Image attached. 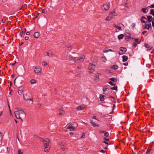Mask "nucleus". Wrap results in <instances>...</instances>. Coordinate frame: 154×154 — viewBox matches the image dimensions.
Listing matches in <instances>:
<instances>
[{"mask_svg":"<svg viewBox=\"0 0 154 154\" xmlns=\"http://www.w3.org/2000/svg\"><path fill=\"white\" fill-rule=\"evenodd\" d=\"M152 27L154 28V22H152Z\"/></svg>","mask_w":154,"mask_h":154,"instance_id":"nucleus-61","label":"nucleus"},{"mask_svg":"<svg viewBox=\"0 0 154 154\" xmlns=\"http://www.w3.org/2000/svg\"><path fill=\"white\" fill-rule=\"evenodd\" d=\"M18 154H22L23 152H22L21 149H19L18 150Z\"/></svg>","mask_w":154,"mask_h":154,"instance_id":"nucleus-45","label":"nucleus"},{"mask_svg":"<svg viewBox=\"0 0 154 154\" xmlns=\"http://www.w3.org/2000/svg\"><path fill=\"white\" fill-rule=\"evenodd\" d=\"M147 20L148 23H150L151 22L152 19V16H148L147 17Z\"/></svg>","mask_w":154,"mask_h":154,"instance_id":"nucleus-27","label":"nucleus"},{"mask_svg":"<svg viewBox=\"0 0 154 154\" xmlns=\"http://www.w3.org/2000/svg\"><path fill=\"white\" fill-rule=\"evenodd\" d=\"M44 151L46 152H49L50 150V147L49 145L44 146Z\"/></svg>","mask_w":154,"mask_h":154,"instance_id":"nucleus-16","label":"nucleus"},{"mask_svg":"<svg viewBox=\"0 0 154 154\" xmlns=\"http://www.w3.org/2000/svg\"><path fill=\"white\" fill-rule=\"evenodd\" d=\"M121 25H122V24H119V25H116V24H113V26L115 27L116 29V32H118L120 30H122L121 27L119 26H120Z\"/></svg>","mask_w":154,"mask_h":154,"instance_id":"nucleus-9","label":"nucleus"},{"mask_svg":"<svg viewBox=\"0 0 154 154\" xmlns=\"http://www.w3.org/2000/svg\"><path fill=\"white\" fill-rule=\"evenodd\" d=\"M92 119H96L97 120V121H98V120L97 119H96V117L95 116H94L93 117H92Z\"/></svg>","mask_w":154,"mask_h":154,"instance_id":"nucleus-57","label":"nucleus"},{"mask_svg":"<svg viewBox=\"0 0 154 154\" xmlns=\"http://www.w3.org/2000/svg\"><path fill=\"white\" fill-rule=\"evenodd\" d=\"M67 129H68L71 131H74V128L72 126H70L69 125H67L65 127Z\"/></svg>","mask_w":154,"mask_h":154,"instance_id":"nucleus-15","label":"nucleus"},{"mask_svg":"<svg viewBox=\"0 0 154 154\" xmlns=\"http://www.w3.org/2000/svg\"><path fill=\"white\" fill-rule=\"evenodd\" d=\"M104 140H106V141H109V139H106V138H104Z\"/></svg>","mask_w":154,"mask_h":154,"instance_id":"nucleus-56","label":"nucleus"},{"mask_svg":"<svg viewBox=\"0 0 154 154\" xmlns=\"http://www.w3.org/2000/svg\"><path fill=\"white\" fill-rule=\"evenodd\" d=\"M100 152H101L103 153L104 154L105 153V151L103 150H102L100 151Z\"/></svg>","mask_w":154,"mask_h":154,"instance_id":"nucleus-54","label":"nucleus"},{"mask_svg":"<svg viewBox=\"0 0 154 154\" xmlns=\"http://www.w3.org/2000/svg\"><path fill=\"white\" fill-rule=\"evenodd\" d=\"M14 114L17 118L21 119L22 118L25 117L26 114L23 109L15 111Z\"/></svg>","mask_w":154,"mask_h":154,"instance_id":"nucleus-1","label":"nucleus"},{"mask_svg":"<svg viewBox=\"0 0 154 154\" xmlns=\"http://www.w3.org/2000/svg\"><path fill=\"white\" fill-rule=\"evenodd\" d=\"M30 83L32 84L35 83L36 82V81L34 79H31L30 81Z\"/></svg>","mask_w":154,"mask_h":154,"instance_id":"nucleus-38","label":"nucleus"},{"mask_svg":"<svg viewBox=\"0 0 154 154\" xmlns=\"http://www.w3.org/2000/svg\"><path fill=\"white\" fill-rule=\"evenodd\" d=\"M144 46L147 49V50L148 51L151 50L152 48L151 46L150 45H149L148 44H145Z\"/></svg>","mask_w":154,"mask_h":154,"instance_id":"nucleus-13","label":"nucleus"},{"mask_svg":"<svg viewBox=\"0 0 154 154\" xmlns=\"http://www.w3.org/2000/svg\"><path fill=\"white\" fill-rule=\"evenodd\" d=\"M150 151V149L148 150L146 152V154H149V152Z\"/></svg>","mask_w":154,"mask_h":154,"instance_id":"nucleus-53","label":"nucleus"},{"mask_svg":"<svg viewBox=\"0 0 154 154\" xmlns=\"http://www.w3.org/2000/svg\"><path fill=\"white\" fill-rule=\"evenodd\" d=\"M29 37L28 36H26L25 38V39L26 40H28L29 39Z\"/></svg>","mask_w":154,"mask_h":154,"instance_id":"nucleus-55","label":"nucleus"},{"mask_svg":"<svg viewBox=\"0 0 154 154\" xmlns=\"http://www.w3.org/2000/svg\"><path fill=\"white\" fill-rule=\"evenodd\" d=\"M47 64V63L45 61H43L42 63V65L44 66H46Z\"/></svg>","mask_w":154,"mask_h":154,"instance_id":"nucleus-46","label":"nucleus"},{"mask_svg":"<svg viewBox=\"0 0 154 154\" xmlns=\"http://www.w3.org/2000/svg\"><path fill=\"white\" fill-rule=\"evenodd\" d=\"M95 68V65L92 63H90L88 66V69L90 70V73L94 72Z\"/></svg>","mask_w":154,"mask_h":154,"instance_id":"nucleus-5","label":"nucleus"},{"mask_svg":"<svg viewBox=\"0 0 154 154\" xmlns=\"http://www.w3.org/2000/svg\"><path fill=\"white\" fill-rule=\"evenodd\" d=\"M45 12V10L44 9H43L42 11V13H44Z\"/></svg>","mask_w":154,"mask_h":154,"instance_id":"nucleus-60","label":"nucleus"},{"mask_svg":"<svg viewBox=\"0 0 154 154\" xmlns=\"http://www.w3.org/2000/svg\"><path fill=\"white\" fill-rule=\"evenodd\" d=\"M141 11L143 13H146L148 11V9L147 8H143L142 9Z\"/></svg>","mask_w":154,"mask_h":154,"instance_id":"nucleus-22","label":"nucleus"},{"mask_svg":"<svg viewBox=\"0 0 154 154\" xmlns=\"http://www.w3.org/2000/svg\"><path fill=\"white\" fill-rule=\"evenodd\" d=\"M109 80L111 81L114 82H116L117 81V79L115 78H111L109 79Z\"/></svg>","mask_w":154,"mask_h":154,"instance_id":"nucleus-31","label":"nucleus"},{"mask_svg":"<svg viewBox=\"0 0 154 154\" xmlns=\"http://www.w3.org/2000/svg\"><path fill=\"white\" fill-rule=\"evenodd\" d=\"M109 133L108 132H105L104 134V136L106 137H108L109 136Z\"/></svg>","mask_w":154,"mask_h":154,"instance_id":"nucleus-40","label":"nucleus"},{"mask_svg":"<svg viewBox=\"0 0 154 154\" xmlns=\"http://www.w3.org/2000/svg\"><path fill=\"white\" fill-rule=\"evenodd\" d=\"M109 49L108 48H105V49H104L103 51V52L104 53H107V52H108L109 51Z\"/></svg>","mask_w":154,"mask_h":154,"instance_id":"nucleus-37","label":"nucleus"},{"mask_svg":"<svg viewBox=\"0 0 154 154\" xmlns=\"http://www.w3.org/2000/svg\"><path fill=\"white\" fill-rule=\"evenodd\" d=\"M134 42L133 47L136 48L137 46V44H139L141 42V40L139 38H134Z\"/></svg>","mask_w":154,"mask_h":154,"instance_id":"nucleus-7","label":"nucleus"},{"mask_svg":"<svg viewBox=\"0 0 154 154\" xmlns=\"http://www.w3.org/2000/svg\"><path fill=\"white\" fill-rule=\"evenodd\" d=\"M73 57H71L70 55H67L66 57V59L67 60L71 61L73 60Z\"/></svg>","mask_w":154,"mask_h":154,"instance_id":"nucleus-17","label":"nucleus"},{"mask_svg":"<svg viewBox=\"0 0 154 154\" xmlns=\"http://www.w3.org/2000/svg\"><path fill=\"white\" fill-rule=\"evenodd\" d=\"M145 20H146V18L145 17L143 16H142L140 19V20L141 22L143 23H146V21Z\"/></svg>","mask_w":154,"mask_h":154,"instance_id":"nucleus-30","label":"nucleus"},{"mask_svg":"<svg viewBox=\"0 0 154 154\" xmlns=\"http://www.w3.org/2000/svg\"><path fill=\"white\" fill-rule=\"evenodd\" d=\"M105 96L103 95H102L101 94L100 95V100L101 101H103L104 100V97Z\"/></svg>","mask_w":154,"mask_h":154,"instance_id":"nucleus-28","label":"nucleus"},{"mask_svg":"<svg viewBox=\"0 0 154 154\" xmlns=\"http://www.w3.org/2000/svg\"><path fill=\"white\" fill-rule=\"evenodd\" d=\"M112 90L117 91V86H114L113 87H112L110 88Z\"/></svg>","mask_w":154,"mask_h":154,"instance_id":"nucleus-39","label":"nucleus"},{"mask_svg":"<svg viewBox=\"0 0 154 154\" xmlns=\"http://www.w3.org/2000/svg\"><path fill=\"white\" fill-rule=\"evenodd\" d=\"M103 94H107L108 93V92H106V90L107 89V88H103Z\"/></svg>","mask_w":154,"mask_h":154,"instance_id":"nucleus-32","label":"nucleus"},{"mask_svg":"<svg viewBox=\"0 0 154 154\" xmlns=\"http://www.w3.org/2000/svg\"><path fill=\"white\" fill-rule=\"evenodd\" d=\"M71 125H72V126L73 128H74V130H75V128L77 127L78 126L77 124L75 123H72L71 124Z\"/></svg>","mask_w":154,"mask_h":154,"instance_id":"nucleus-25","label":"nucleus"},{"mask_svg":"<svg viewBox=\"0 0 154 154\" xmlns=\"http://www.w3.org/2000/svg\"><path fill=\"white\" fill-rule=\"evenodd\" d=\"M69 134L71 135H74V134L72 132H70L69 133Z\"/></svg>","mask_w":154,"mask_h":154,"instance_id":"nucleus-59","label":"nucleus"},{"mask_svg":"<svg viewBox=\"0 0 154 154\" xmlns=\"http://www.w3.org/2000/svg\"><path fill=\"white\" fill-rule=\"evenodd\" d=\"M29 96L27 94H23V97L24 100L26 101H31L33 102V99L32 98H29Z\"/></svg>","mask_w":154,"mask_h":154,"instance_id":"nucleus-6","label":"nucleus"},{"mask_svg":"<svg viewBox=\"0 0 154 154\" xmlns=\"http://www.w3.org/2000/svg\"><path fill=\"white\" fill-rule=\"evenodd\" d=\"M72 48L71 46H69L67 48L69 51H70L72 49Z\"/></svg>","mask_w":154,"mask_h":154,"instance_id":"nucleus-50","label":"nucleus"},{"mask_svg":"<svg viewBox=\"0 0 154 154\" xmlns=\"http://www.w3.org/2000/svg\"><path fill=\"white\" fill-rule=\"evenodd\" d=\"M90 123L94 127H98L99 126V125L98 124H95V122L93 121V120H91Z\"/></svg>","mask_w":154,"mask_h":154,"instance_id":"nucleus-19","label":"nucleus"},{"mask_svg":"<svg viewBox=\"0 0 154 154\" xmlns=\"http://www.w3.org/2000/svg\"><path fill=\"white\" fill-rule=\"evenodd\" d=\"M41 71V68L39 66H36L34 69V71L36 74L40 72Z\"/></svg>","mask_w":154,"mask_h":154,"instance_id":"nucleus-10","label":"nucleus"},{"mask_svg":"<svg viewBox=\"0 0 154 154\" xmlns=\"http://www.w3.org/2000/svg\"><path fill=\"white\" fill-rule=\"evenodd\" d=\"M33 36L35 38H38L39 36V33L38 32H36L33 34Z\"/></svg>","mask_w":154,"mask_h":154,"instance_id":"nucleus-21","label":"nucleus"},{"mask_svg":"<svg viewBox=\"0 0 154 154\" xmlns=\"http://www.w3.org/2000/svg\"><path fill=\"white\" fill-rule=\"evenodd\" d=\"M110 7V5L109 4L105 3L101 7V9L103 11H105L108 10Z\"/></svg>","mask_w":154,"mask_h":154,"instance_id":"nucleus-3","label":"nucleus"},{"mask_svg":"<svg viewBox=\"0 0 154 154\" xmlns=\"http://www.w3.org/2000/svg\"><path fill=\"white\" fill-rule=\"evenodd\" d=\"M23 31L22 30L20 32V35L21 37H23L24 36V35H23Z\"/></svg>","mask_w":154,"mask_h":154,"instance_id":"nucleus-48","label":"nucleus"},{"mask_svg":"<svg viewBox=\"0 0 154 154\" xmlns=\"http://www.w3.org/2000/svg\"><path fill=\"white\" fill-rule=\"evenodd\" d=\"M85 58V56L84 55H82L79 57H73V60L75 63H78L79 60H80L81 62H83Z\"/></svg>","mask_w":154,"mask_h":154,"instance_id":"nucleus-2","label":"nucleus"},{"mask_svg":"<svg viewBox=\"0 0 154 154\" xmlns=\"http://www.w3.org/2000/svg\"><path fill=\"white\" fill-rule=\"evenodd\" d=\"M85 107V106L84 105H82L80 106H78L76 109L78 110H80L84 109Z\"/></svg>","mask_w":154,"mask_h":154,"instance_id":"nucleus-20","label":"nucleus"},{"mask_svg":"<svg viewBox=\"0 0 154 154\" xmlns=\"http://www.w3.org/2000/svg\"><path fill=\"white\" fill-rule=\"evenodd\" d=\"M63 144H62V142H61V141H59L58 142V143H57V145H59V146H61Z\"/></svg>","mask_w":154,"mask_h":154,"instance_id":"nucleus-47","label":"nucleus"},{"mask_svg":"<svg viewBox=\"0 0 154 154\" xmlns=\"http://www.w3.org/2000/svg\"><path fill=\"white\" fill-rule=\"evenodd\" d=\"M2 135V133L0 132V145L1 144Z\"/></svg>","mask_w":154,"mask_h":154,"instance_id":"nucleus-36","label":"nucleus"},{"mask_svg":"<svg viewBox=\"0 0 154 154\" xmlns=\"http://www.w3.org/2000/svg\"><path fill=\"white\" fill-rule=\"evenodd\" d=\"M81 68V66H77V68L78 69H80Z\"/></svg>","mask_w":154,"mask_h":154,"instance_id":"nucleus-63","label":"nucleus"},{"mask_svg":"<svg viewBox=\"0 0 154 154\" xmlns=\"http://www.w3.org/2000/svg\"><path fill=\"white\" fill-rule=\"evenodd\" d=\"M102 60L104 62H106L107 61V59L105 56L102 57Z\"/></svg>","mask_w":154,"mask_h":154,"instance_id":"nucleus-33","label":"nucleus"},{"mask_svg":"<svg viewBox=\"0 0 154 154\" xmlns=\"http://www.w3.org/2000/svg\"><path fill=\"white\" fill-rule=\"evenodd\" d=\"M61 148H62V149L63 151H65V148L64 145H63V144H62L61 146Z\"/></svg>","mask_w":154,"mask_h":154,"instance_id":"nucleus-43","label":"nucleus"},{"mask_svg":"<svg viewBox=\"0 0 154 154\" xmlns=\"http://www.w3.org/2000/svg\"><path fill=\"white\" fill-rule=\"evenodd\" d=\"M65 114L64 111L62 109H60L59 111V115L60 116L63 115Z\"/></svg>","mask_w":154,"mask_h":154,"instance_id":"nucleus-18","label":"nucleus"},{"mask_svg":"<svg viewBox=\"0 0 154 154\" xmlns=\"http://www.w3.org/2000/svg\"><path fill=\"white\" fill-rule=\"evenodd\" d=\"M112 19V17L111 16H110L109 14V15L105 19V20L106 21H110Z\"/></svg>","mask_w":154,"mask_h":154,"instance_id":"nucleus-23","label":"nucleus"},{"mask_svg":"<svg viewBox=\"0 0 154 154\" xmlns=\"http://www.w3.org/2000/svg\"><path fill=\"white\" fill-rule=\"evenodd\" d=\"M146 31H143L142 33V34L143 35H144V34L145 33H146Z\"/></svg>","mask_w":154,"mask_h":154,"instance_id":"nucleus-62","label":"nucleus"},{"mask_svg":"<svg viewBox=\"0 0 154 154\" xmlns=\"http://www.w3.org/2000/svg\"><path fill=\"white\" fill-rule=\"evenodd\" d=\"M100 75V73H97V74H96V76H95V78H96V79H97L98 80H99V76Z\"/></svg>","mask_w":154,"mask_h":154,"instance_id":"nucleus-35","label":"nucleus"},{"mask_svg":"<svg viewBox=\"0 0 154 154\" xmlns=\"http://www.w3.org/2000/svg\"><path fill=\"white\" fill-rule=\"evenodd\" d=\"M29 34H30V32H26V35H29Z\"/></svg>","mask_w":154,"mask_h":154,"instance_id":"nucleus-58","label":"nucleus"},{"mask_svg":"<svg viewBox=\"0 0 154 154\" xmlns=\"http://www.w3.org/2000/svg\"><path fill=\"white\" fill-rule=\"evenodd\" d=\"M128 57L127 56L124 55L122 56V61L123 62H125L126 61L128 60Z\"/></svg>","mask_w":154,"mask_h":154,"instance_id":"nucleus-26","label":"nucleus"},{"mask_svg":"<svg viewBox=\"0 0 154 154\" xmlns=\"http://www.w3.org/2000/svg\"><path fill=\"white\" fill-rule=\"evenodd\" d=\"M130 36H131L130 35H125V39H128L130 38Z\"/></svg>","mask_w":154,"mask_h":154,"instance_id":"nucleus-44","label":"nucleus"},{"mask_svg":"<svg viewBox=\"0 0 154 154\" xmlns=\"http://www.w3.org/2000/svg\"><path fill=\"white\" fill-rule=\"evenodd\" d=\"M118 68V66L116 65H113L111 66L110 68L112 69H116Z\"/></svg>","mask_w":154,"mask_h":154,"instance_id":"nucleus-24","label":"nucleus"},{"mask_svg":"<svg viewBox=\"0 0 154 154\" xmlns=\"http://www.w3.org/2000/svg\"><path fill=\"white\" fill-rule=\"evenodd\" d=\"M18 94L20 95H22L23 92V87L21 86L18 89Z\"/></svg>","mask_w":154,"mask_h":154,"instance_id":"nucleus-12","label":"nucleus"},{"mask_svg":"<svg viewBox=\"0 0 154 154\" xmlns=\"http://www.w3.org/2000/svg\"><path fill=\"white\" fill-rule=\"evenodd\" d=\"M105 131H99V133L100 134H101V133H105Z\"/></svg>","mask_w":154,"mask_h":154,"instance_id":"nucleus-51","label":"nucleus"},{"mask_svg":"<svg viewBox=\"0 0 154 154\" xmlns=\"http://www.w3.org/2000/svg\"><path fill=\"white\" fill-rule=\"evenodd\" d=\"M110 16L112 17V19L114 17L116 16H117V13L115 12V11H114L113 12H111L109 14Z\"/></svg>","mask_w":154,"mask_h":154,"instance_id":"nucleus-11","label":"nucleus"},{"mask_svg":"<svg viewBox=\"0 0 154 154\" xmlns=\"http://www.w3.org/2000/svg\"><path fill=\"white\" fill-rule=\"evenodd\" d=\"M148 7L149 8H154V4L150 6H149Z\"/></svg>","mask_w":154,"mask_h":154,"instance_id":"nucleus-52","label":"nucleus"},{"mask_svg":"<svg viewBox=\"0 0 154 154\" xmlns=\"http://www.w3.org/2000/svg\"><path fill=\"white\" fill-rule=\"evenodd\" d=\"M52 52L51 50L47 52V55L48 56L51 57H52Z\"/></svg>","mask_w":154,"mask_h":154,"instance_id":"nucleus-29","label":"nucleus"},{"mask_svg":"<svg viewBox=\"0 0 154 154\" xmlns=\"http://www.w3.org/2000/svg\"><path fill=\"white\" fill-rule=\"evenodd\" d=\"M150 14H152L153 16H154V10L152 9L150 10Z\"/></svg>","mask_w":154,"mask_h":154,"instance_id":"nucleus-41","label":"nucleus"},{"mask_svg":"<svg viewBox=\"0 0 154 154\" xmlns=\"http://www.w3.org/2000/svg\"><path fill=\"white\" fill-rule=\"evenodd\" d=\"M151 23L146 24L145 25L144 27L143 28V29H147L149 30V28L151 29Z\"/></svg>","mask_w":154,"mask_h":154,"instance_id":"nucleus-14","label":"nucleus"},{"mask_svg":"<svg viewBox=\"0 0 154 154\" xmlns=\"http://www.w3.org/2000/svg\"><path fill=\"white\" fill-rule=\"evenodd\" d=\"M85 137V134L84 133H83L82 134L81 136V138H84Z\"/></svg>","mask_w":154,"mask_h":154,"instance_id":"nucleus-49","label":"nucleus"},{"mask_svg":"<svg viewBox=\"0 0 154 154\" xmlns=\"http://www.w3.org/2000/svg\"><path fill=\"white\" fill-rule=\"evenodd\" d=\"M127 51V49L125 48L121 47L120 48V51H119V54L120 55H122L125 53Z\"/></svg>","mask_w":154,"mask_h":154,"instance_id":"nucleus-8","label":"nucleus"},{"mask_svg":"<svg viewBox=\"0 0 154 154\" xmlns=\"http://www.w3.org/2000/svg\"><path fill=\"white\" fill-rule=\"evenodd\" d=\"M123 65H125V66H127L128 65V63H124L123 64Z\"/></svg>","mask_w":154,"mask_h":154,"instance_id":"nucleus-64","label":"nucleus"},{"mask_svg":"<svg viewBox=\"0 0 154 154\" xmlns=\"http://www.w3.org/2000/svg\"><path fill=\"white\" fill-rule=\"evenodd\" d=\"M40 140L43 142L44 144V146L49 145L50 140L48 138H45L43 139L42 138H40Z\"/></svg>","mask_w":154,"mask_h":154,"instance_id":"nucleus-4","label":"nucleus"},{"mask_svg":"<svg viewBox=\"0 0 154 154\" xmlns=\"http://www.w3.org/2000/svg\"><path fill=\"white\" fill-rule=\"evenodd\" d=\"M109 84L111 85L112 86H115L116 85L115 84L112 82V81L109 82H108Z\"/></svg>","mask_w":154,"mask_h":154,"instance_id":"nucleus-42","label":"nucleus"},{"mask_svg":"<svg viewBox=\"0 0 154 154\" xmlns=\"http://www.w3.org/2000/svg\"><path fill=\"white\" fill-rule=\"evenodd\" d=\"M124 36L123 34H121L119 35L118 36V38L120 40V39H122V38H123Z\"/></svg>","mask_w":154,"mask_h":154,"instance_id":"nucleus-34","label":"nucleus"}]
</instances>
